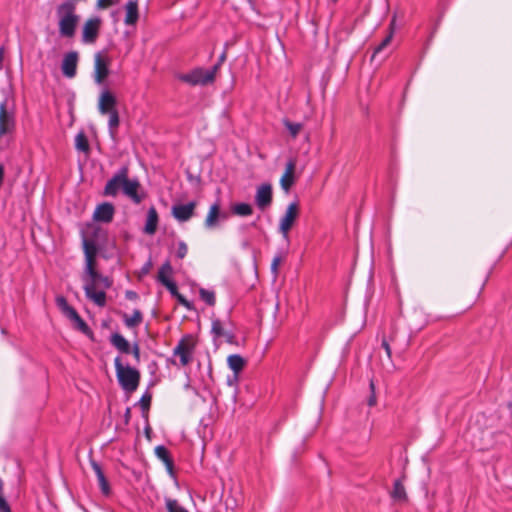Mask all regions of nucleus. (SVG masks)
Segmentation results:
<instances>
[{"mask_svg": "<svg viewBox=\"0 0 512 512\" xmlns=\"http://www.w3.org/2000/svg\"><path fill=\"white\" fill-rule=\"evenodd\" d=\"M59 33L62 37L72 38L75 35L80 16L76 14V4L65 1L56 7Z\"/></svg>", "mask_w": 512, "mask_h": 512, "instance_id": "f257e3e1", "label": "nucleus"}, {"mask_svg": "<svg viewBox=\"0 0 512 512\" xmlns=\"http://www.w3.org/2000/svg\"><path fill=\"white\" fill-rule=\"evenodd\" d=\"M95 266L96 262L86 263L85 275L83 277L85 281L84 291L88 299L97 306L104 307L106 305V293L104 290L97 291L99 281L103 275L96 270Z\"/></svg>", "mask_w": 512, "mask_h": 512, "instance_id": "f03ea898", "label": "nucleus"}, {"mask_svg": "<svg viewBox=\"0 0 512 512\" xmlns=\"http://www.w3.org/2000/svg\"><path fill=\"white\" fill-rule=\"evenodd\" d=\"M114 366L116 370V377L120 387L126 393H133L137 390L141 374L140 371L129 365H123L121 358L117 356L114 359Z\"/></svg>", "mask_w": 512, "mask_h": 512, "instance_id": "7ed1b4c3", "label": "nucleus"}, {"mask_svg": "<svg viewBox=\"0 0 512 512\" xmlns=\"http://www.w3.org/2000/svg\"><path fill=\"white\" fill-rule=\"evenodd\" d=\"M129 169L127 166L121 167L114 176L107 181L103 195L109 197H115L120 190H122L126 175H128Z\"/></svg>", "mask_w": 512, "mask_h": 512, "instance_id": "20e7f679", "label": "nucleus"}, {"mask_svg": "<svg viewBox=\"0 0 512 512\" xmlns=\"http://www.w3.org/2000/svg\"><path fill=\"white\" fill-rule=\"evenodd\" d=\"M101 24L100 17L89 18L82 28V42L85 44L95 43L100 33Z\"/></svg>", "mask_w": 512, "mask_h": 512, "instance_id": "39448f33", "label": "nucleus"}, {"mask_svg": "<svg viewBox=\"0 0 512 512\" xmlns=\"http://www.w3.org/2000/svg\"><path fill=\"white\" fill-rule=\"evenodd\" d=\"M109 58L106 57L102 52H97L94 55V81L98 85L104 83L109 75Z\"/></svg>", "mask_w": 512, "mask_h": 512, "instance_id": "423d86ee", "label": "nucleus"}, {"mask_svg": "<svg viewBox=\"0 0 512 512\" xmlns=\"http://www.w3.org/2000/svg\"><path fill=\"white\" fill-rule=\"evenodd\" d=\"M299 215V205L297 202H292L288 205L284 216L280 220L279 230L285 238L288 237V232L294 225L295 220Z\"/></svg>", "mask_w": 512, "mask_h": 512, "instance_id": "0eeeda50", "label": "nucleus"}, {"mask_svg": "<svg viewBox=\"0 0 512 512\" xmlns=\"http://www.w3.org/2000/svg\"><path fill=\"white\" fill-rule=\"evenodd\" d=\"M180 79L193 86L212 83L211 74H206V70L203 68H196L189 73L182 74Z\"/></svg>", "mask_w": 512, "mask_h": 512, "instance_id": "6e6552de", "label": "nucleus"}, {"mask_svg": "<svg viewBox=\"0 0 512 512\" xmlns=\"http://www.w3.org/2000/svg\"><path fill=\"white\" fill-rule=\"evenodd\" d=\"M140 188L141 185L137 179H129L128 175H126L122 192L125 196L130 198L135 204H140L145 197V194L143 192H138Z\"/></svg>", "mask_w": 512, "mask_h": 512, "instance_id": "1a4fd4ad", "label": "nucleus"}, {"mask_svg": "<svg viewBox=\"0 0 512 512\" xmlns=\"http://www.w3.org/2000/svg\"><path fill=\"white\" fill-rule=\"evenodd\" d=\"M273 201L272 186L268 183L262 184L257 188L255 195V203L257 207L264 211Z\"/></svg>", "mask_w": 512, "mask_h": 512, "instance_id": "9d476101", "label": "nucleus"}, {"mask_svg": "<svg viewBox=\"0 0 512 512\" xmlns=\"http://www.w3.org/2000/svg\"><path fill=\"white\" fill-rule=\"evenodd\" d=\"M78 60L79 54L77 51H70L64 55L61 70L65 77L73 78L76 76Z\"/></svg>", "mask_w": 512, "mask_h": 512, "instance_id": "9b49d317", "label": "nucleus"}, {"mask_svg": "<svg viewBox=\"0 0 512 512\" xmlns=\"http://www.w3.org/2000/svg\"><path fill=\"white\" fill-rule=\"evenodd\" d=\"M197 206L195 201H191L187 204H176L172 207V215L179 222H186L194 215V210Z\"/></svg>", "mask_w": 512, "mask_h": 512, "instance_id": "f8f14e48", "label": "nucleus"}, {"mask_svg": "<svg viewBox=\"0 0 512 512\" xmlns=\"http://www.w3.org/2000/svg\"><path fill=\"white\" fill-rule=\"evenodd\" d=\"M117 100L112 92L104 89L99 96L98 109L103 115L107 113L117 111L116 109Z\"/></svg>", "mask_w": 512, "mask_h": 512, "instance_id": "ddd939ff", "label": "nucleus"}, {"mask_svg": "<svg viewBox=\"0 0 512 512\" xmlns=\"http://www.w3.org/2000/svg\"><path fill=\"white\" fill-rule=\"evenodd\" d=\"M115 214V207L112 203L104 202L99 204L93 214V219L101 223H110Z\"/></svg>", "mask_w": 512, "mask_h": 512, "instance_id": "4468645a", "label": "nucleus"}, {"mask_svg": "<svg viewBox=\"0 0 512 512\" xmlns=\"http://www.w3.org/2000/svg\"><path fill=\"white\" fill-rule=\"evenodd\" d=\"M227 215L225 213H221L220 204L218 202L212 204L209 208L208 214L206 216L204 226L206 229H214L218 226L219 220H226Z\"/></svg>", "mask_w": 512, "mask_h": 512, "instance_id": "2eb2a0df", "label": "nucleus"}, {"mask_svg": "<svg viewBox=\"0 0 512 512\" xmlns=\"http://www.w3.org/2000/svg\"><path fill=\"white\" fill-rule=\"evenodd\" d=\"M295 168H296L295 160L290 159L286 163L285 173L283 174V176L280 179L281 188L285 192H288L295 182V176H294Z\"/></svg>", "mask_w": 512, "mask_h": 512, "instance_id": "dca6fc26", "label": "nucleus"}, {"mask_svg": "<svg viewBox=\"0 0 512 512\" xmlns=\"http://www.w3.org/2000/svg\"><path fill=\"white\" fill-rule=\"evenodd\" d=\"M91 467L97 477L98 485L100 487L101 492L104 495H109L111 492L109 482L104 474V471L102 470V467L99 463H97L94 460H91Z\"/></svg>", "mask_w": 512, "mask_h": 512, "instance_id": "f3484780", "label": "nucleus"}, {"mask_svg": "<svg viewBox=\"0 0 512 512\" xmlns=\"http://www.w3.org/2000/svg\"><path fill=\"white\" fill-rule=\"evenodd\" d=\"M155 455L164 463L167 471L173 475L174 461L170 455L169 450L164 445H158L155 448Z\"/></svg>", "mask_w": 512, "mask_h": 512, "instance_id": "a211bd4d", "label": "nucleus"}, {"mask_svg": "<svg viewBox=\"0 0 512 512\" xmlns=\"http://www.w3.org/2000/svg\"><path fill=\"white\" fill-rule=\"evenodd\" d=\"M126 15L124 22L126 25H135L139 19L138 3L136 0H129L125 5Z\"/></svg>", "mask_w": 512, "mask_h": 512, "instance_id": "6ab92c4d", "label": "nucleus"}, {"mask_svg": "<svg viewBox=\"0 0 512 512\" xmlns=\"http://www.w3.org/2000/svg\"><path fill=\"white\" fill-rule=\"evenodd\" d=\"M192 348L193 347L187 344L184 339H182L174 348L173 353L174 355L180 356L181 365L186 366L187 364H189L191 360L190 353L192 351Z\"/></svg>", "mask_w": 512, "mask_h": 512, "instance_id": "aec40b11", "label": "nucleus"}, {"mask_svg": "<svg viewBox=\"0 0 512 512\" xmlns=\"http://www.w3.org/2000/svg\"><path fill=\"white\" fill-rule=\"evenodd\" d=\"M158 221L159 218L157 210L154 206H151L147 212V219L144 227V232L148 235H153L157 230Z\"/></svg>", "mask_w": 512, "mask_h": 512, "instance_id": "412c9836", "label": "nucleus"}, {"mask_svg": "<svg viewBox=\"0 0 512 512\" xmlns=\"http://www.w3.org/2000/svg\"><path fill=\"white\" fill-rule=\"evenodd\" d=\"M110 343L122 354H130V343L120 333H113L110 336Z\"/></svg>", "mask_w": 512, "mask_h": 512, "instance_id": "4be33fe9", "label": "nucleus"}, {"mask_svg": "<svg viewBox=\"0 0 512 512\" xmlns=\"http://www.w3.org/2000/svg\"><path fill=\"white\" fill-rule=\"evenodd\" d=\"M83 250L85 255V262L92 263L96 262L95 258L98 253V247L94 240L83 238Z\"/></svg>", "mask_w": 512, "mask_h": 512, "instance_id": "5701e85b", "label": "nucleus"}, {"mask_svg": "<svg viewBox=\"0 0 512 512\" xmlns=\"http://www.w3.org/2000/svg\"><path fill=\"white\" fill-rule=\"evenodd\" d=\"M390 496L396 502H405L407 500L406 490L400 479L394 481Z\"/></svg>", "mask_w": 512, "mask_h": 512, "instance_id": "b1692460", "label": "nucleus"}, {"mask_svg": "<svg viewBox=\"0 0 512 512\" xmlns=\"http://www.w3.org/2000/svg\"><path fill=\"white\" fill-rule=\"evenodd\" d=\"M227 363L229 368L235 373L238 374L243 370L246 365L245 359L239 354H232L228 356Z\"/></svg>", "mask_w": 512, "mask_h": 512, "instance_id": "393cba45", "label": "nucleus"}, {"mask_svg": "<svg viewBox=\"0 0 512 512\" xmlns=\"http://www.w3.org/2000/svg\"><path fill=\"white\" fill-rule=\"evenodd\" d=\"M395 22H396V15L394 14L391 22L389 24V34L382 40V42L375 48L372 58L376 56V54L380 53L385 47L389 45V43L392 40V37L394 35L395 30Z\"/></svg>", "mask_w": 512, "mask_h": 512, "instance_id": "a878e982", "label": "nucleus"}, {"mask_svg": "<svg viewBox=\"0 0 512 512\" xmlns=\"http://www.w3.org/2000/svg\"><path fill=\"white\" fill-rule=\"evenodd\" d=\"M123 321L128 328H135L139 326L143 321V314L140 310L135 309L131 316L126 313L123 314Z\"/></svg>", "mask_w": 512, "mask_h": 512, "instance_id": "bb28decb", "label": "nucleus"}, {"mask_svg": "<svg viewBox=\"0 0 512 512\" xmlns=\"http://www.w3.org/2000/svg\"><path fill=\"white\" fill-rule=\"evenodd\" d=\"M0 124H5L11 127H14L15 125L13 114L7 111L6 100L0 103Z\"/></svg>", "mask_w": 512, "mask_h": 512, "instance_id": "cd10ccee", "label": "nucleus"}, {"mask_svg": "<svg viewBox=\"0 0 512 512\" xmlns=\"http://www.w3.org/2000/svg\"><path fill=\"white\" fill-rule=\"evenodd\" d=\"M74 328L79 330L81 333H83L85 336H87L90 340L94 341V333L91 330V328L87 325V323L81 318L79 315L74 321H73Z\"/></svg>", "mask_w": 512, "mask_h": 512, "instance_id": "c85d7f7f", "label": "nucleus"}, {"mask_svg": "<svg viewBox=\"0 0 512 512\" xmlns=\"http://www.w3.org/2000/svg\"><path fill=\"white\" fill-rule=\"evenodd\" d=\"M75 147L77 150L88 154L90 152V145L87 136L84 132H79L75 137Z\"/></svg>", "mask_w": 512, "mask_h": 512, "instance_id": "c756f323", "label": "nucleus"}, {"mask_svg": "<svg viewBox=\"0 0 512 512\" xmlns=\"http://www.w3.org/2000/svg\"><path fill=\"white\" fill-rule=\"evenodd\" d=\"M232 212L238 216H250L253 213V208L248 203H236L232 206Z\"/></svg>", "mask_w": 512, "mask_h": 512, "instance_id": "7c9ffc66", "label": "nucleus"}, {"mask_svg": "<svg viewBox=\"0 0 512 512\" xmlns=\"http://www.w3.org/2000/svg\"><path fill=\"white\" fill-rule=\"evenodd\" d=\"M172 273H173V268L171 266L170 261L167 260L160 267V269L158 271V275H157V280L161 284H163V281H168L170 279L169 275H171Z\"/></svg>", "mask_w": 512, "mask_h": 512, "instance_id": "2f4dec72", "label": "nucleus"}, {"mask_svg": "<svg viewBox=\"0 0 512 512\" xmlns=\"http://www.w3.org/2000/svg\"><path fill=\"white\" fill-rule=\"evenodd\" d=\"M213 422V418H201L198 426V433L202 435L203 438L208 436H212V431L209 428Z\"/></svg>", "mask_w": 512, "mask_h": 512, "instance_id": "473e14b6", "label": "nucleus"}, {"mask_svg": "<svg viewBox=\"0 0 512 512\" xmlns=\"http://www.w3.org/2000/svg\"><path fill=\"white\" fill-rule=\"evenodd\" d=\"M151 400L152 394L149 391H146L140 398L138 404L141 408L143 416H147L150 409Z\"/></svg>", "mask_w": 512, "mask_h": 512, "instance_id": "72a5a7b5", "label": "nucleus"}, {"mask_svg": "<svg viewBox=\"0 0 512 512\" xmlns=\"http://www.w3.org/2000/svg\"><path fill=\"white\" fill-rule=\"evenodd\" d=\"M283 125L289 131L292 138H296L303 127L301 123L291 122L287 118L283 119Z\"/></svg>", "mask_w": 512, "mask_h": 512, "instance_id": "f704fd0d", "label": "nucleus"}, {"mask_svg": "<svg viewBox=\"0 0 512 512\" xmlns=\"http://www.w3.org/2000/svg\"><path fill=\"white\" fill-rule=\"evenodd\" d=\"M200 298L209 306H214L216 303L215 293L205 288L199 290Z\"/></svg>", "mask_w": 512, "mask_h": 512, "instance_id": "c9c22d12", "label": "nucleus"}, {"mask_svg": "<svg viewBox=\"0 0 512 512\" xmlns=\"http://www.w3.org/2000/svg\"><path fill=\"white\" fill-rule=\"evenodd\" d=\"M108 114H109V121H108L109 131H110V134L112 136H114L115 130L118 128L119 123H120L119 114H118V111H113Z\"/></svg>", "mask_w": 512, "mask_h": 512, "instance_id": "e433bc0d", "label": "nucleus"}, {"mask_svg": "<svg viewBox=\"0 0 512 512\" xmlns=\"http://www.w3.org/2000/svg\"><path fill=\"white\" fill-rule=\"evenodd\" d=\"M165 505L168 512H188V510L182 507L176 499L167 498L165 500Z\"/></svg>", "mask_w": 512, "mask_h": 512, "instance_id": "4c0bfd02", "label": "nucleus"}, {"mask_svg": "<svg viewBox=\"0 0 512 512\" xmlns=\"http://www.w3.org/2000/svg\"><path fill=\"white\" fill-rule=\"evenodd\" d=\"M225 330L222 327V323L219 319H213L212 320V327H211V333L213 334L214 338H220L225 335Z\"/></svg>", "mask_w": 512, "mask_h": 512, "instance_id": "58836bf2", "label": "nucleus"}, {"mask_svg": "<svg viewBox=\"0 0 512 512\" xmlns=\"http://www.w3.org/2000/svg\"><path fill=\"white\" fill-rule=\"evenodd\" d=\"M170 292V294L173 296V297H177L180 293L178 292V288H177V285L176 283L169 279L168 281H163V284Z\"/></svg>", "mask_w": 512, "mask_h": 512, "instance_id": "ea45409f", "label": "nucleus"}, {"mask_svg": "<svg viewBox=\"0 0 512 512\" xmlns=\"http://www.w3.org/2000/svg\"><path fill=\"white\" fill-rule=\"evenodd\" d=\"M56 305L63 313H66V311L71 307L64 296L56 297Z\"/></svg>", "mask_w": 512, "mask_h": 512, "instance_id": "a19ab883", "label": "nucleus"}, {"mask_svg": "<svg viewBox=\"0 0 512 512\" xmlns=\"http://www.w3.org/2000/svg\"><path fill=\"white\" fill-rule=\"evenodd\" d=\"M187 252H188L187 244L184 241H182V240L179 241L178 242L177 252H176L177 258L183 259L187 255Z\"/></svg>", "mask_w": 512, "mask_h": 512, "instance_id": "79ce46f5", "label": "nucleus"}, {"mask_svg": "<svg viewBox=\"0 0 512 512\" xmlns=\"http://www.w3.org/2000/svg\"><path fill=\"white\" fill-rule=\"evenodd\" d=\"M178 303L182 306H184L188 310H194V305L192 302L188 301L182 294H179L176 297Z\"/></svg>", "mask_w": 512, "mask_h": 512, "instance_id": "37998d69", "label": "nucleus"}, {"mask_svg": "<svg viewBox=\"0 0 512 512\" xmlns=\"http://www.w3.org/2000/svg\"><path fill=\"white\" fill-rule=\"evenodd\" d=\"M119 0H97V8L106 9L112 5L118 4Z\"/></svg>", "mask_w": 512, "mask_h": 512, "instance_id": "c03bdc74", "label": "nucleus"}, {"mask_svg": "<svg viewBox=\"0 0 512 512\" xmlns=\"http://www.w3.org/2000/svg\"><path fill=\"white\" fill-rule=\"evenodd\" d=\"M282 259H281V256L279 255H276L273 260H272V263H271V271L272 273L274 274V277L276 278L277 275H278V267L281 263Z\"/></svg>", "mask_w": 512, "mask_h": 512, "instance_id": "a18cd8bd", "label": "nucleus"}, {"mask_svg": "<svg viewBox=\"0 0 512 512\" xmlns=\"http://www.w3.org/2000/svg\"><path fill=\"white\" fill-rule=\"evenodd\" d=\"M130 353L133 355L136 363L140 362V347L137 342L130 346Z\"/></svg>", "mask_w": 512, "mask_h": 512, "instance_id": "49530a36", "label": "nucleus"}, {"mask_svg": "<svg viewBox=\"0 0 512 512\" xmlns=\"http://www.w3.org/2000/svg\"><path fill=\"white\" fill-rule=\"evenodd\" d=\"M111 286H112V280L109 279L107 276H102L99 281L98 287H102L103 290L105 291V289H109Z\"/></svg>", "mask_w": 512, "mask_h": 512, "instance_id": "de8ad7c7", "label": "nucleus"}, {"mask_svg": "<svg viewBox=\"0 0 512 512\" xmlns=\"http://www.w3.org/2000/svg\"><path fill=\"white\" fill-rule=\"evenodd\" d=\"M0 512H12L8 502L3 497V494L0 495Z\"/></svg>", "mask_w": 512, "mask_h": 512, "instance_id": "09e8293b", "label": "nucleus"}, {"mask_svg": "<svg viewBox=\"0 0 512 512\" xmlns=\"http://www.w3.org/2000/svg\"><path fill=\"white\" fill-rule=\"evenodd\" d=\"M69 320L72 322L79 316L78 312L75 308L72 306L66 311V313H63Z\"/></svg>", "mask_w": 512, "mask_h": 512, "instance_id": "8fccbe9b", "label": "nucleus"}, {"mask_svg": "<svg viewBox=\"0 0 512 512\" xmlns=\"http://www.w3.org/2000/svg\"><path fill=\"white\" fill-rule=\"evenodd\" d=\"M381 346L385 350L387 356L390 358L391 357V353H392L391 352V347H390L388 341L385 338H383Z\"/></svg>", "mask_w": 512, "mask_h": 512, "instance_id": "3c124183", "label": "nucleus"}, {"mask_svg": "<svg viewBox=\"0 0 512 512\" xmlns=\"http://www.w3.org/2000/svg\"><path fill=\"white\" fill-rule=\"evenodd\" d=\"M226 338V342L229 344H235L236 343V337L232 332H225V335L223 336Z\"/></svg>", "mask_w": 512, "mask_h": 512, "instance_id": "603ef678", "label": "nucleus"}, {"mask_svg": "<svg viewBox=\"0 0 512 512\" xmlns=\"http://www.w3.org/2000/svg\"><path fill=\"white\" fill-rule=\"evenodd\" d=\"M219 69H220L219 64H215V65H213V67L210 70H206V74H211L212 82L214 81L215 75Z\"/></svg>", "mask_w": 512, "mask_h": 512, "instance_id": "864d4df0", "label": "nucleus"}, {"mask_svg": "<svg viewBox=\"0 0 512 512\" xmlns=\"http://www.w3.org/2000/svg\"><path fill=\"white\" fill-rule=\"evenodd\" d=\"M125 297H126V299H128V300L134 301V300H137V299H138V294H137L135 291L127 290V291L125 292Z\"/></svg>", "mask_w": 512, "mask_h": 512, "instance_id": "5fc2aeb1", "label": "nucleus"}, {"mask_svg": "<svg viewBox=\"0 0 512 512\" xmlns=\"http://www.w3.org/2000/svg\"><path fill=\"white\" fill-rule=\"evenodd\" d=\"M14 127H11V126H8V125H5V124H0V138L9 133Z\"/></svg>", "mask_w": 512, "mask_h": 512, "instance_id": "6e6d98bb", "label": "nucleus"}, {"mask_svg": "<svg viewBox=\"0 0 512 512\" xmlns=\"http://www.w3.org/2000/svg\"><path fill=\"white\" fill-rule=\"evenodd\" d=\"M152 266L151 261H148L141 269L142 274H148Z\"/></svg>", "mask_w": 512, "mask_h": 512, "instance_id": "4d7b16f0", "label": "nucleus"}, {"mask_svg": "<svg viewBox=\"0 0 512 512\" xmlns=\"http://www.w3.org/2000/svg\"><path fill=\"white\" fill-rule=\"evenodd\" d=\"M225 60H226V51H223L222 54L219 56L216 64H219V66L221 67V65L224 63Z\"/></svg>", "mask_w": 512, "mask_h": 512, "instance_id": "13d9d810", "label": "nucleus"}, {"mask_svg": "<svg viewBox=\"0 0 512 512\" xmlns=\"http://www.w3.org/2000/svg\"><path fill=\"white\" fill-rule=\"evenodd\" d=\"M375 403H376V398H375V395H374V394H372V395L369 397V399H368V405H369V406H373V405H375Z\"/></svg>", "mask_w": 512, "mask_h": 512, "instance_id": "bf43d9fd", "label": "nucleus"}, {"mask_svg": "<svg viewBox=\"0 0 512 512\" xmlns=\"http://www.w3.org/2000/svg\"><path fill=\"white\" fill-rule=\"evenodd\" d=\"M151 432H152V429H151V427H150L149 423L147 422V423H146V426H145V434H146V436H147L148 438H150V434H151Z\"/></svg>", "mask_w": 512, "mask_h": 512, "instance_id": "052dcab7", "label": "nucleus"}, {"mask_svg": "<svg viewBox=\"0 0 512 512\" xmlns=\"http://www.w3.org/2000/svg\"><path fill=\"white\" fill-rule=\"evenodd\" d=\"M3 58H4V48L1 47L0 48V69L2 68Z\"/></svg>", "mask_w": 512, "mask_h": 512, "instance_id": "680f3d73", "label": "nucleus"}, {"mask_svg": "<svg viewBox=\"0 0 512 512\" xmlns=\"http://www.w3.org/2000/svg\"><path fill=\"white\" fill-rule=\"evenodd\" d=\"M2 490H3V481L0 478V495L2 494Z\"/></svg>", "mask_w": 512, "mask_h": 512, "instance_id": "e2e57ef3", "label": "nucleus"}, {"mask_svg": "<svg viewBox=\"0 0 512 512\" xmlns=\"http://www.w3.org/2000/svg\"><path fill=\"white\" fill-rule=\"evenodd\" d=\"M129 415H130V408H127L124 416H129Z\"/></svg>", "mask_w": 512, "mask_h": 512, "instance_id": "0e129e2a", "label": "nucleus"}, {"mask_svg": "<svg viewBox=\"0 0 512 512\" xmlns=\"http://www.w3.org/2000/svg\"><path fill=\"white\" fill-rule=\"evenodd\" d=\"M371 389H374V384L371 382L370 384Z\"/></svg>", "mask_w": 512, "mask_h": 512, "instance_id": "69168bd1", "label": "nucleus"}, {"mask_svg": "<svg viewBox=\"0 0 512 512\" xmlns=\"http://www.w3.org/2000/svg\"><path fill=\"white\" fill-rule=\"evenodd\" d=\"M334 3H336L338 0H332Z\"/></svg>", "mask_w": 512, "mask_h": 512, "instance_id": "338daca9", "label": "nucleus"}]
</instances>
